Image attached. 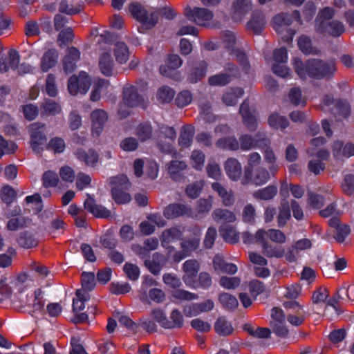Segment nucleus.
<instances>
[{
    "instance_id": "nucleus-1",
    "label": "nucleus",
    "mask_w": 354,
    "mask_h": 354,
    "mask_svg": "<svg viewBox=\"0 0 354 354\" xmlns=\"http://www.w3.org/2000/svg\"><path fill=\"white\" fill-rule=\"evenodd\" d=\"M125 64L129 58V50L125 43L119 41L104 46L99 53L98 68L105 76H111L114 70L115 62Z\"/></svg>"
},
{
    "instance_id": "nucleus-2",
    "label": "nucleus",
    "mask_w": 354,
    "mask_h": 354,
    "mask_svg": "<svg viewBox=\"0 0 354 354\" xmlns=\"http://www.w3.org/2000/svg\"><path fill=\"white\" fill-rule=\"evenodd\" d=\"M292 62L295 72L303 80L307 77L322 78L333 74L336 71L333 62L325 63L312 59L304 64L298 57H295Z\"/></svg>"
},
{
    "instance_id": "nucleus-3",
    "label": "nucleus",
    "mask_w": 354,
    "mask_h": 354,
    "mask_svg": "<svg viewBox=\"0 0 354 354\" xmlns=\"http://www.w3.org/2000/svg\"><path fill=\"white\" fill-rule=\"evenodd\" d=\"M334 15L335 10L330 7H326L320 10L315 20L316 30L332 37H339L344 33L345 28L342 22L337 20L330 21Z\"/></svg>"
},
{
    "instance_id": "nucleus-4",
    "label": "nucleus",
    "mask_w": 354,
    "mask_h": 354,
    "mask_svg": "<svg viewBox=\"0 0 354 354\" xmlns=\"http://www.w3.org/2000/svg\"><path fill=\"white\" fill-rule=\"evenodd\" d=\"M242 236L243 242L246 243H268V239L279 244L285 243L286 241L285 234L276 229H270L267 231L261 229L254 236L248 232H244Z\"/></svg>"
},
{
    "instance_id": "nucleus-5",
    "label": "nucleus",
    "mask_w": 354,
    "mask_h": 354,
    "mask_svg": "<svg viewBox=\"0 0 354 354\" xmlns=\"http://www.w3.org/2000/svg\"><path fill=\"white\" fill-rule=\"evenodd\" d=\"M111 193L114 201L118 204H125L131 201V196L128 192L131 186L126 176L120 175L111 179Z\"/></svg>"
},
{
    "instance_id": "nucleus-6",
    "label": "nucleus",
    "mask_w": 354,
    "mask_h": 354,
    "mask_svg": "<svg viewBox=\"0 0 354 354\" xmlns=\"http://www.w3.org/2000/svg\"><path fill=\"white\" fill-rule=\"evenodd\" d=\"M201 234L199 228H195L193 230V236L185 239L181 243V251L177 252L171 248L168 252V257L172 258L174 261L178 262L190 255V254L196 250L200 243V236Z\"/></svg>"
},
{
    "instance_id": "nucleus-7",
    "label": "nucleus",
    "mask_w": 354,
    "mask_h": 354,
    "mask_svg": "<svg viewBox=\"0 0 354 354\" xmlns=\"http://www.w3.org/2000/svg\"><path fill=\"white\" fill-rule=\"evenodd\" d=\"M292 17L299 19V12L295 11L292 15L287 13L278 14L272 20L273 28L279 34L282 35V38L286 41L292 40L295 35V32L289 28V26L292 21Z\"/></svg>"
},
{
    "instance_id": "nucleus-8",
    "label": "nucleus",
    "mask_w": 354,
    "mask_h": 354,
    "mask_svg": "<svg viewBox=\"0 0 354 354\" xmlns=\"http://www.w3.org/2000/svg\"><path fill=\"white\" fill-rule=\"evenodd\" d=\"M32 285V280L26 274H21L17 279L10 282L7 283L6 280H2L0 286V293L6 297H9L17 290L19 292L22 293L27 287H30Z\"/></svg>"
},
{
    "instance_id": "nucleus-9",
    "label": "nucleus",
    "mask_w": 354,
    "mask_h": 354,
    "mask_svg": "<svg viewBox=\"0 0 354 354\" xmlns=\"http://www.w3.org/2000/svg\"><path fill=\"white\" fill-rule=\"evenodd\" d=\"M91 84V80L85 72H80L77 76H71L68 82V91L72 95L85 94Z\"/></svg>"
},
{
    "instance_id": "nucleus-10",
    "label": "nucleus",
    "mask_w": 354,
    "mask_h": 354,
    "mask_svg": "<svg viewBox=\"0 0 354 354\" xmlns=\"http://www.w3.org/2000/svg\"><path fill=\"white\" fill-rule=\"evenodd\" d=\"M185 15L189 20L199 26H214L211 23L213 18V14L211 11L205 8H194L192 9L187 7L185 9Z\"/></svg>"
},
{
    "instance_id": "nucleus-11",
    "label": "nucleus",
    "mask_w": 354,
    "mask_h": 354,
    "mask_svg": "<svg viewBox=\"0 0 354 354\" xmlns=\"http://www.w3.org/2000/svg\"><path fill=\"white\" fill-rule=\"evenodd\" d=\"M123 95V104L118 110L121 118H125L130 113L129 107L137 106L140 103V97L133 86L124 87Z\"/></svg>"
},
{
    "instance_id": "nucleus-12",
    "label": "nucleus",
    "mask_w": 354,
    "mask_h": 354,
    "mask_svg": "<svg viewBox=\"0 0 354 354\" xmlns=\"http://www.w3.org/2000/svg\"><path fill=\"white\" fill-rule=\"evenodd\" d=\"M288 60L287 50L285 48L276 49L273 53L272 71L277 75L281 77H288L290 69L285 64Z\"/></svg>"
},
{
    "instance_id": "nucleus-13",
    "label": "nucleus",
    "mask_w": 354,
    "mask_h": 354,
    "mask_svg": "<svg viewBox=\"0 0 354 354\" xmlns=\"http://www.w3.org/2000/svg\"><path fill=\"white\" fill-rule=\"evenodd\" d=\"M283 306L286 309L292 311L291 313H289L287 317V320L290 324L294 326H298L304 322L306 311L298 301H284Z\"/></svg>"
},
{
    "instance_id": "nucleus-14",
    "label": "nucleus",
    "mask_w": 354,
    "mask_h": 354,
    "mask_svg": "<svg viewBox=\"0 0 354 354\" xmlns=\"http://www.w3.org/2000/svg\"><path fill=\"white\" fill-rule=\"evenodd\" d=\"M200 270V264L198 261L195 259L187 260L183 264V270L184 274L183 276V280L185 283L191 288H196L197 284L195 281V277H196Z\"/></svg>"
},
{
    "instance_id": "nucleus-15",
    "label": "nucleus",
    "mask_w": 354,
    "mask_h": 354,
    "mask_svg": "<svg viewBox=\"0 0 354 354\" xmlns=\"http://www.w3.org/2000/svg\"><path fill=\"white\" fill-rule=\"evenodd\" d=\"M44 127V124L38 122L32 123L30 126L31 146L37 153L43 149L46 142V136L41 131Z\"/></svg>"
},
{
    "instance_id": "nucleus-16",
    "label": "nucleus",
    "mask_w": 354,
    "mask_h": 354,
    "mask_svg": "<svg viewBox=\"0 0 354 354\" xmlns=\"http://www.w3.org/2000/svg\"><path fill=\"white\" fill-rule=\"evenodd\" d=\"M312 149L308 151L312 158L308 162V169L315 174H319L325 168V165L323 162L329 157V153L326 150L320 149L317 152Z\"/></svg>"
},
{
    "instance_id": "nucleus-17",
    "label": "nucleus",
    "mask_w": 354,
    "mask_h": 354,
    "mask_svg": "<svg viewBox=\"0 0 354 354\" xmlns=\"http://www.w3.org/2000/svg\"><path fill=\"white\" fill-rule=\"evenodd\" d=\"M107 120V113L102 109H95L91 112V121L93 136H99L102 133Z\"/></svg>"
},
{
    "instance_id": "nucleus-18",
    "label": "nucleus",
    "mask_w": 354,
    "mask_h": 354,
    "mask_svg": "<svg viewBox=\"0 0 354 354\" xmlns=\"http://www.w3.org/2000/svg\"><path fill=\"white\" fill-rule=\"evenodd\" d=\"M164 215L169 219L175 218L182 216H186L188 217L197 216V214L193 212L190 207L179 203L171 204L166 207L164 210Z\"/></svg>"
},
{
    "instance_id": "nucleus-19",
    "label": "nucleus",
    "mask_w": 354,
    "mask_h": 354,
    "mask_svg": "<svg viewBox=\"0 0 354 354\" xmlns=\"http://www.w3.org/2000/svg\"><path fill=\"white\" fill-rule=\"evenodd\" d=\"M41 291L38 289L34 292H28L26 296L21 295L19 299L22 306H28L33 310H39L44 306L41 298Z\"/></svg>"
},
{
    "instance_id": "nucleus-20",
    "label": "nucleus",
    "mask_w": 354,
    "mask_h": 354,
    "mask_svg": "<svg viewBox=\"0 0 354 354\" xmlns=\"http://www.w3.org/2000/svg\"><path fill=\"white\" fill-rule=\"evenodd\" d=\"M166 225L165 219L158 214H151L147 216V219L143 221L140 224L141 232L145 235H149L155 231V227H164Z\"/></svg>"
},
{
    "instance_id": "nucleus-21",
    "label": "nucleus",
    "mask_w": 354,
    "mask_h": 354,
    "mask_svg": "<svg viewBox=\"0 0 354 354\" xmlns=\"http://www.w3.org/2000/svg\"><path fill=\"white\" fill-rule=\"evenodd\" d=\"M19 62V55L15 50H10L8 54V59L6 60L4 48L0 42V73H5L14 68Z\"/></svg>"
},
{
    "instance_id": "nucleus-22",
    "label": "nucleus",
    "mask_w": 354,
    "mask_h": 354,
    "mask_svg": "<svg viewBox=\"0 0 354 354\" xmlns=\"http://www.w3.org/2000/svg\"><path fill=\"white\" fill-rule=\"evenodd\" d=\"M252 8V0H236L232 8V17L235 21H241Z\"/></svg>"
},
{
    "instance_id": "nucleus-23",
    "label": "nucleus",
    "mask_w": 354,
    "mask_h": 354,
    "mask_svg": "<svg viewBox=\"0 0 354 354\" xmlns=\"http://www.w3.org/2000/svg\"><path fill=\"white\" fill-rule=\"evenodd\" d=\"M239 147L244 151L250 150L254 147L261 148L263 145L267 146L268 141L261 138V136L257 135L252 138L248 135H242L239 140Z\"/></svg>"
},
{
    "instance_id": "nucleus-24",
    "label": "nucleus",
    "mask_w": 354,
    "mask_h": 354,
    "mask_svg": "<svg viewBox=\"0 0 354 354\" xmlns=\"http://www.w3.org/2000/svg\"><path fill=\"white\" fill-rule=\"evenodd\" d=\"M214 307V303L212 299H207L203 302L194 304L184 308V313L187 317L196 316L203 313L212 310Z\"/></svg>"
},
{
    "instance_id": "nucleus-25",
    "label": "nucleus",
    "mask_w": 354,
    "mask_h": 354,
    "mask_svg": "<svg viewBox=\"0 0 354 354\" xmlns=\"http://www.w3.org/2000/svg\"><path fill=\"white\" fill-rule=\"evenodd\" d=\"M224 169L228 178L232 180H238L242 174V165L234 158H228L224 163Z\"/></svg>"
},
{
    "instance_id": "nucleus-26",
    "label": "nucleus",
    "mask_w": 354,
    "mask_h": 354,
    "mask_svg": "<svg viewBox=\"0 0 354 354\" xmlns=\"http://www.w3.org/2000/svg\"><path fill=\"white\" fill-rule=\"evenodd\" d=\"M182 65V60L177 55L168 57L165 64L160 67V73L166 77H172L174 71Z\"/></svg>"
},
{
    "instance_id": "nucleus-27",
    "label": "nucleus",
    "mask_w": 354,
    "mask_h": 354,
    "mask_svg": "<svg viewBox=\"0 0 354 354\" xmlns=\"http://www.w3.org/2000/svg\"><path fill=\"white\" fill-rule=\"evenodd\" d=\"M270 177L269 172L265 168L258 167L252 171L250 176L246 177L244 176L242 183L246 184L250 181L257 185H261L266 183Z\"/></svg>"
},
{
    "instance_id": "nucleus-28",
    "label": "nucleus",
    "mask_w": 354,
    "mask_h": 354,
    "mask_svg": "<svg viewBox=\"0 0 354 354\" xmlns=\"http://www.w3.org/2000/svg\"><path fill=\"white\" fill-rule=\"evenodd\" d=\"M219 232L223 239L227 243L234 244L239 242L240 233L232 224L222 223L219 227Z\"/></svg>"
},
{
    "instance_id": "nucleus-29",
    "label": "nucleus",
    "mask_w": 354,
    "mask_h": 354,
    "mask_svg": "<svg viewBox=\"0 0 354 354\" xmlns=\"http://www.w3.org/2000/svg\"><path fill=\"white\" fill-rule=\"evenodd\" d=\"M131 14L147 28L153 26L157 22V17H151L149 19L147 17L145 10L139 4H131L129 7Z\"/></svg>"
},
{
    "instance_id": "nucleus-30",
    "label": "nucleus",
    "mask_w": 354,
    "mask_h": 354,
    "mask_svg": "<svg viewBox=\"0 0 354 354\" xmlns=\"http://www.w3.org/2000/svg\"><path fill=\"white\" fill-rule=\"evenodd\" d=\"M75 156L80 161L90 167H94L99 160L97 152L93 149L86 151L83 149H78L75 151Z\"/></svg>"
},
{
    "instance_id": "nucleus-31",
    "label": "nucleus",
    "mask_w": 354,
    "mask_h": 354,
    "mask_svg": "<svg viewBox=\"0 0 354 354\" xmlns=\"http://www.w3.org/2000/svg\"><path fill=\"white\" fill-rule=\"evenodd\" d=\"M187 165L185 162L174 160L167 164V170L169 176L174 180H179L183 177Z\"/></svg>"
},
{
    "instance_id": "nucleus-32",
    "label": "nucleus",
    "mask_w": 354,
    "mask_h": 354,
    "mask_svg": "<svg viewBox=\"0 0 354 354\" xmlns=\"http://www.w3.org/2000/svg\"><path fill=\"white\" fill-rule=\"evenodd\" d=\"M85 208L93 216L98 218H108L111 212L105 207L98 205L93 198H88L84 202Z\"/></svg>"
},
{
    "instance_id": "nucleus-33",
    "label": "nucleus",
    "mask_w": 354,
    "mask_h": 354,
    "mask_svg": "<svg viewBox=\"0 0 354 354\" xmlns=\"http://www.w3.org/2000/svg\"><path fill=\"white\" fill-rule=\"evenodd\" d=\"M333 153L337 158L354 156V144L344 145L342 142L337 140L333 145Z\"/></svg>"
},
{
    "instance_id": "nucleus-34",
    "label": "nucleus",
    "mask_w": 354,
    "mask_h": 354,
    "mask_svg": "<svg viewBox=\"0 0 354 354\" xmlns=\"http://www.w3.org/2000/svg\"><path fill=\"white\" fill-rule=\"evenodd\" d=\"M80 57V53L76 48L71 47L67 50L64 58V69L66 73H71L75 69Z\"/></svg>"
},
{
    "instance_id": "nucleus-35",
    "label": "nucleus",
    "mask_w": 354,
    "mask_h": 354,
    "mask_svg": "<svg viewBox=\"0 0 354 354\" xmlns=\"http://www.w3.org/2000/svg\"><path fill=\"white\" fill-rule=\"evenodd\" d=\"M166 261L167 259L165 257L159 253H155L151 260H145V264L151 273L158 274L165 265Z\"/></svg>"
},
{
    "instance_id": "nucleus-36",
    "label": "nucleus",
    "mask_w": 354,
    "mask_h": 354,
    "mask_svg": "<svg viewBox=\"0 0 354 354\" xmlns=\"http://www.w3.org/2000/svg\"><path fill=\"white\" fill-rule=\"evenodd\" d=\"M163 136L168 139V140L163 142L162 140V136L160 138L158 142V147L160 149L165 153H171L173 148L171 142L176 138V131L171 127H165L162 131Z\"/></svg>"
},
{
    "instance_id": "nucleus-37",
    "label": "nucleus",
    "mask_w": 354,
    "mask_h": 354,
    "mask_svg": "<svg viewBox=\"0 0 354 354\" xmlns=\"http://www.w3.org/2000/svg\"><path fill=\"white\" fill-rule=\"evenodd\" d=\"M182 232L178 227H171L164 230L160 236L161 244L164 248H168L169 244L179 239Z\"/></svg>"
},
{
    "instance_id": "nucleus-38",
    "label": "nucleus",
    "mask_w": 354,
    "mask_h": 354,
    "mask_svg": "<svg viewBox=\"0 0 354 354\" xmlns=\"http://www.w3.org/2000/svg\"><path fill=\"white\" fill-rule=\"evenodd\" d=\"M240 113L248 129L254 131L257 127V120L254 115L250 111L248 104L245 101L240 106Z\"/></svg>"
},
{
    "instance_id": "nucleus-39",
    "label": "nucleus",
    "mask_w": 354,
    "mask_h": 354,
    "mask_svg": "<svg viewBox=\"0 0 354 354\" xmlns=\"http://www.w3.org/2000/svg\"><path fill=\"white\" fill-rule=\"evenodd\" d=\"M109 86L108 80L97 79L93 82V88L90 95V99L93 102H97L101 98V95Z\"/></svg>"
},
{
    "instance_id": "nucleus-40",
    "label": "nucleus",
    "mask_w": 354,
    "mask_h": 354,
    "mask_svg": "<svg viewBox=\"0 0 354 354\" xmlns=\"http://www.w3.org/2000/svg\"><path fill=\"white\" fill-rule=\"evenodd\" d=\"M58 59V53L55 50H49L46 52L41 59V68L44 72L48 71L54 67Z\"/></svg>"
},
{
    "instance_id": "nucleus-41",
    "label": "nucleus",
    "mask_w": 354,
    "mask_h": 354,
    "mask_svg": "<svg viewBox=\"0 0 354 354\" xmlns=\"http://www.w3.org/2000/svg\"><path fill=\"white\" fill-rule=\"evenodd\" d=\"M329 225L337 228L335 239L339 243L344 242L351 232L350 227L346 225H339V220L337 218L330 219Z\"/></svg>"
},
{
    "instance_id": "nucleus-42",
    "label": "nucleus",
    "mask_w": 354,
    "mask_h": 354,
    "mask_svg": "<svg viewBox=\"0 0 354 354\" xmlns=\"http://www.w3.org/2000/svg\"><path fill=\"white\" fill-rule=\"evenodd\" d=\"M247 26L248 28L252 30L254 33H260L265 26L264 16L258 12H253Z\"/></svg>"
},
{
    "instance_id": "nucleus-43",
    "label": "nucleus",
    "mask_w": 354,
    "mask_h": 354,
    "mask_svg": "<svg viewBox=\"0 0 354 354\" xmlns=\"http://www.w3.org/2000/svg\"><path fill=\"white\" fill-rule=\"evenodd\" d=\"M61 111V105L54 100L47 99L41 104V113L43 115H55Z\"/></svg>"
},
{
    "instance_id": "nucleus-44",
    "label": "nucleus",
    "mask_w": 354,
    "mask_h": 354,
    "mask_svg": "<svg viewBox=\"0 0 354 354\" xmlns=\"http://www.w3.org/2000/svg\"><path fill=\"white\" fill-rule=\"evenodd\" d=\"M214 330L216 333L223 336L230 335L234 331L232 324L223 317L217 319L214 324Z\"/></svg>"
},
{
    "instance_id": "nucleus-45",
    "label": "nucleus",
    "mask_w": 354,
    "mask_h": 354,
    "mask_svg": "<svg viewBox=\"0 0 354 354\" xmlns=\"http://www.w3.org/2000/svg\"><path fill=\"white\" fill-rule=\"evenodd\" d=\"M212 217L214 221H222L223 223L230 224L236 221L234 214L227 209H218L213 212Z\"/></svg>"
},
{
    "instance_id": "nucleus-46",
    "label": "nucleus",
    "mask_w": 354,
    "mask_h": 354,
    "mask_svg": "<svg viewBox=\"0 0 354 354\" xmlns=\"http://www.w3.org/2000/svg\"><path fill=\"white\" fill-rule=\"evenodd\" d=\"M90 299L89 294L86 291L77 290L75 297L73 301V310L77 313L84 309V302Z\"/></svg>"
},
{
    "instance_id": "nucleus-47",
    "label": "nucleus",
    "mask_w": 354,
    "mask_h": 354,
    "mask_svg": "<svg viewBox=\"0 0 354 354\" xmlns=\"http://www.w3.org/2000/svg\"><path fill=\"white\" fill-rule=\"evenodd\" d=\"M243 95V91L240 88H230L223 96V102L227 106H233Z\"/></svg>"
},
{
    "instance_id": "nucleus-48",
    "label": "nucleus",
    "mask_w": 354,
    "mask_h": 354,
    "mask_svg": "<svg viewBox=\"0 0 354 354\" xmlns=\"http://www.w3.org/2000/svg\"><path fill=\"white\" fill-rule=\"evenodd\" d=\"M261 162V157L259 153L253 152L248 156V164L245 167L244 176L249 177L252 171L257 169Z\"/></svg>"
},
{
    "instance_id": "nucleus-49",
    "label": "nucleus",
    "mask_w": 354,
    "mask_h": 354,
    "mask_svg": "<svg viewBox=\"0 0 354 354\" xmlns=\"http://www.w3.org/2000/svg\"><path fill=\"white\" fill-rule=\"evenodd\" d=\"M270 143L267 146L263 145L262 149L263 150L264 158L267 163L269 165L270 172L274 174L278 169L279 166L276 162V156L274 151L269 147Z\"/></svg>"
},
{
    "instance_id": "nucleus-50",
    "label": "nucleus",
    "mask_w": 354,
    "mask_h": 354,
    "mask_svg": "<svg viewBox=\"0 0 354 354\" xmlns=\"http://www.w3.org/2000/svg\"><path fill=\"white\" fill-rule=\"evenodd\" d=\"M287 100L289 103L295 106H304L306 103V100L302 95L300 88L296 87L290 90Z\"/></svg>"
},
{
    "instance_id": "nucleus-51",
    "label": "nucleus",
    "mask_w": 354,
    "mask_h": 354,
    "mask_svg": "<svg viewBox=\"0 0 354 354\" xmlns=\"http://www.w3.org/2000/svg\"><path fill=\"white\" fill-rule=\"evenodd\" d=\"M243 329L252 336L257 338H266L270 335L269 328L258 327L250 324H245Z\"/></svg>"
},
{
    "instance_id": "nucleus-52",
    "label": "nucleus",
    "mask_w": 354,
    "mask_h": 354,
    "mask_svg": "<svg viewBox=\"0 0 354 354\" xmlns=\"http://www.w3.org/2000/svg\"><path fill=\"white\" fill-rule=\"evenodd\" d=\"M193 136V127L189 126L183 127L181 129V132L178 140L179 145L183 148L189 147L191 145Z\"/></svg>"
},
{
    "instance_id": "nucleus-53",
    "label": "nucleus",
    "mask_w": 354,
    "mask_h": 354,
    "mask_svg": "<svg viewBox=\"0 0 354 354\" xmlns=\"http://www.w3.org/2000/svg\"><path fill=\"white\" fill-rule=\"evenodd\" d=\"M268 124L272 128L283 129L288 127L289 122L285 116L275 113L270 115Z\"/></svg>"
},
{
    "instance_id": "nucleus-54",
    "label": "nucleus",
    "mask_w": 354,
    "mask_h": 354,
    "mask_svg": "<svg viewBox=\"0 0 354 354\" xmlns=\"http://www.w3.org/2000/svg\"><path fill=\"white\" fill-rule=\"evenodd\" d=\"M205 156L200 150H194L189 158V162L196 170H201L203 168Z\"/></svg>"
},
{
    "instance_id": "nucleus-55",
    "label": "nucleus",
    "mask_w": 354,
    "mask_h": 354,
    "mask_svg": "<svg viewBox=\"0 0 354 354\" xmlns=\"http://www.w3.org/2000/svg\"><path fill=\"white\" fill-rule=\"evenodd\" d=\"M277 192L275 186H268L263 189H258L253 193V196L257 199L270 200L272 199Z\"/></svg>"
},
{
    "instance_id": "nucleus-56",
    "label": "nucleus",
    "mask_w": 354,
    "mask_h": 354,
    "mask_svg": "<svg viewBox=\"0 0 354 354\" xmlns=\"http://www.w3.org/2000/svg\"><path fill=\"white\" fill-rule=\"evenodd\" d=\"M262 245L264 253L268 257L281 258L285 254V250L281 246H272L268 243H259Z\"/></svg>"
},
{
    "instance_id": "nucleus-57",
    "label": "nucleus",
    "mask_w": 354,
    "mask_h": 354,
    "mask_svg": "<svg viewBox=\"0 0 354 354\" xmlns=\"http://www.w3.org/2000/svg\"><path fill=\"white\" fill-rule=\"evenodd\" d=\"M212 187V189L217 192L218 195L222 198L223 203L225 206H230L232 204L234 201L232 194L228 192L220 183H214Z\"/></svg>"
},
{
    "instance_id": "nucleus-58",
    "label": "nucleus",
    "mask_w": 354,
    "mask_h": 354,
    "mask_svg": "<svg viewBox=\"0 0 354 354\" xmlns=\"http://www.w3.org/2000/svg\"><path fill=\"white\" fill-rule=\"evenodd\" d=\"M169 319L166 322V324H165V328H180L183 326V317L179 310L176 309L173 310Z\"/></svg>"
},
{
    "instance_id": "nucleus-59",
    "label": "nucleus",
    "mask_w": 354,
    "mask_h": 354,
    "mask_svg": "<svg viewBox=\"0 0 354 354\" xmlns=\"http://www.w3.org/2000/svg\"><path fill=\"white\" fill-rule=\"evenodd\" d=\"M216 146L221 149L237 150L239 149V141L234 137L223 138L218 140Z\"/></svg>"
},
{
    "instance_id": "nucleus-60",
    "label": "nucleus",
    "mask_w": 354,
    "mask_h": 354,
    "mask_svg": "<svg viewBox=\"0 0 354 354\" xmlns=\"http://www.w3.org/2000/svg\"><path fill=\"white\" fill-rule=\"evenodd\" d=\"M218 300L222 306L227 309H234L238 306L236 298L228 293L221 294Z\"/></svg>"
},
{
    "instance_id": "nucleus-61",
    "label": "nucleus",
    "mask_w": 354,
    "mask_h": 354,
    "mask_svg": "<svg viewBox=\"0 0 354 354\" xmlns=\"http://www.w3.org/2000/svg\"><path fill=\"white\" fill-rule=\"evenodd\" d=\"M59 180L57 174L53 171H46L42 176L43 185L45 187H56Z\"/></svg>"
},
{
    "instance_id": "nucleus-62",
    "label": "nucleus",
    "mask_w": 354,
    "mask_h": 354,
    "mask_svg": "<svg viewBox=\"0 0 354 354\" xmlns=\"http://www.w3.org/2000/svg\"><path fill=\"white\" fill-rule=\"evenodd\" d=\"M206 171L208 176L214 180H219L222 176L221 170L219 164L214 160H209L206 167Z\"/></svg>"
},
{
    "instance_id": "nucleus-63",
    "label": "nucleus",
    "mask_w": 354,
    "mask_h": 354,
    "mask_svg": "<svg viewBox=\"0 0 354 354\" xmlns=\"http://www.w3.org/2000/svg\"><path fill=\"white\" fill-rule=\"evenodd\" d=\"M175 92L168 86H162L158 90L156 97L160 102H169L174 97Z\"/></svg>"
},
{
    "instance_id": "nucleus-64",
    "label": "nucleus",
    "mask_w": 354,
    "mask_h": 354,
    "mask_svg": "<svg viewBox=\"0 0 354 354\" xmlns=\"http://www.w3.org/2000/svg\"><path fill=\"white\" fill-rule=\"evenodd\" d=\"M203 186L204 182L203 180L189 184L186 188V194L187 196L191 198H197L199 196Z\"/></svg>"
}]
</instances>
